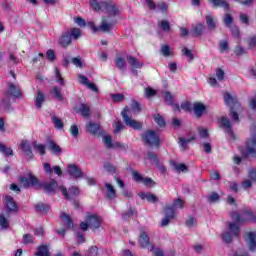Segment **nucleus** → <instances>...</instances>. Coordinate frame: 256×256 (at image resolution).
I'll list each match as a JSON object with an SVG mask.
<instances>
[{
  "instance_id": "nucleus-15",
  "label": "nucleus",
  "mask_w": 256,
  "mask_h": 256,
  "mask_svg": "<svg viewBox=\"0 0 256 256\" xmlns=\"http://www.w3.org/2000/svg\"><path fill=\"white\" fill-rule=\"evenodd\" d=\"M225 105H233L236 109H241V103L237 100V97L232 96L229 92L223 94Z\"/></svg>"
},
{
  "instance_id": "nucleus-42",
  "label": "nucleus",
  "mask_w": 256,
  "mask_h": 256,
  "mask_svg": "<svg viewBox=\"0 0 256 256\" xmlns=\"http://www.w3.org/2000/svg\"><path fill=\"white\" fill-rule=\"evenodd\" d=\"M0 153H3V155H5L6 157H10L11 155H13V149L7 148L5 144L0 143Z\"/></svg>"
},
{
  "instance_id": "nucleus-29",
  "label": "nucleus",
  "mask_w": 256,
  "mask_h": 256,
  "mask_svg": "<svg viewBox=\"0 0 256 256\" xmlns=\"http://www.w3.org/2000/svg\"><path fill=\"white\" fill-rule=\"evenodd\" d=\"M128 65H130L134 71V69H141L143 67V63L139 62L137 58L133 56H127Z\"/></svg>"
},
{
  "instance_id": "nucleus-45",
  "label": "nucleus",
  "mask_w": 256,
  "mask_h": 256,
  "mask_svg": "<svg viewBox=\"0 0 256 256\" xmlns=\"http://www.w3.org/2000/svg\"><path fill=\"white\" fill-rule=\"evenodd\" d=\"M55 78L56 82L59 83V85H65V79L61 75V71L59 70V68H55Z\"/></svg>"
},
{
  "instance_id": "nucleus-37",
  "label": "nucleus",
  "mask_w": 256,
  "mask_h": 256,
  "mask_svg": "<svg viewBox=\"0 0 256 256\" xmlns=\"http://www.w3.org/2000/svg\"><path fill=\"white\" fill-rule=\"evenodd\" d=\"M223 23H224L225 27H227L228 29L230 27H233V25H235V22L233 20V16L229 13H226L224 15Z\"/></svg>"
},
{
  "instance_id": "nucleus-56",
  "label": "nucleus",
  "mask_w": 256,
  "mask_h": 256,
  "mask_svg": "<svg viewBox=\"0 0 256 256\" xmlns=\"http://www.w3.org/2000/svg\"><path fill=\"white\" fill-rule=\"evenodd\" d=\"M155 95H157V91H155V89L151 87L145 88V97H147V99H151V97H155Z\"/></svg>"
},
{
  "instance_id": "nucleus-48",
  "label": "nucleus",
  "mask_w": 256,
  "mask_h": 256,
  "mask_svg": "<svg viewBox=\"0 0 256 256\" xmlns=\"http://www.w3.org/2000/svg\"><path fill=\"white\" fill-rule=\"evenodd\" d=\"M111 99L114 103H121L122 101H125V95L119 93L111 94Z\"/></svg>"
},
{
  "instance_id": "nucleus-28",
  "label": "nucleus",
  "mask_w": 256,
  "mask_h": 256,
  "mask_svg": "<svg viewBox=\"0 0 256 256\" xmlns=\"http://www.w3.org/2000/svg\"><path fill=\"white\" fill-rule=\"evenodd\" d=\"M48 149L52 153V155H61L63 153V149L54 140L48 141Z\"/></svg>"
},
{
  "instance_id": "nucleus-9",
  "label": "nucleus",
  "mask_w": 256,
  "mask_h": 256,
  "mask_svg": "<svg viewBox=\"0 0 256 256\" xmlns=\"http://www.w3.org/2000/svg\"><path fill=\"white\" fill-rule=\"evenodd\" d=\"M132 179L135 183H143L145 187L153 188L157 185V182L149 177H143V175L139 174L136 170L132 171Z\"/></svg>"
},
{
  "instance_id": "nucleus-25",
  "label": "nucleus",
  "mask_w": 256,
  "mask_h": 256,
  "mask_svg": "<svg viewBox=\"0 0 256 256\" xmlns=\"http://www.w3.org/2000/svg\"><path fill=\"white\" fill-rule=\"evenodd\" d=\"M104 187L106 188V199H109V201L117 199V190H115V187L112 186V184L106 182Z\"/></svg>"
},
{
  "instance_id": "nucleus-13",
  "label": "nucleus",
  "mask_w": 256,
  "mask_h": 256,
  "mask_svg": "<svg viewBox=\"0 0 256 256\" xmlns=\"http://www.w3.org/2000/svg\"><path fill=\"white\" fill-rule=\"evenodd\" d=\"M68 175L72 177L73 179H83L85 177V173L81 171V168L75 164L68 165Z\"/></svg>"
},
{
  "instance_id": "nucleus-3",
  "label": "nucleus",
  "mask_w": 256,
  "mask_h": 256,
  "mask_svg": "<svg viewBox=\"0 0 256 256\" xmlns=\"http://www.w3.org/2000/svg\"><path fill=\"white\" fill-rule=\"evenodd\" d=\"M175 207H178V209H183V200L180 198H177L174 200L173 205L171 206H166L164 208L165 211V217L162 219L160 226L161 227H167L169 223L171 222L172 219H175Z\"/></svg>"
},
{
  "instance_id": "nucleus-46",
  "label": "nucleus",
  "mask_w": 256,
  "mask_h": 256,
  "mask_svg": "<svg viewBox=\"0 0 256 256\" xmlns=\"http://www.w3.org/2000/svg\"><path fill=\"white\" fill-rule=\"evenodd\" d=\"M0 227L5 230L9 229L10 227L9 220H7V218L3 214H0Z\"/></svg>"
},
{
  "instance_id": "nucleus-39",
  "label": "nucleus",
  "mask_w": 256,
  "mask_h": 256,
  "mask_svg": "<svg viewBox=\"0 0 256 256\" xmlns=\"http://www.w3.org/2000/svg\"><path fill=\"white\" fill-rule=\"evenodd\" d=\"M133 215H137V210L134 207H130L129 211L122 213L121 217L126 221V219H131Z\"/></svg>"
},
{
  "instance_id": "nucleus-38",
  "label": "nucleus",
  "mask_w": 256,
  "mask_h": 256,
  "mask_svg": "<svg viewBox=\"0 0 256 256\" xmlns=\"http://www.w3.org/2000/svg\"><path fill=\"white\" fill-rule=\"evenodd\" d=\"M52 93L54 94L55 99H58L61 103L65 100L63 94L61 93V89L57 86L52 87Z\"/></svg>"
},
{
  "instance_id": "nucleus-14",
  "label": "nucleus",
  "mask_w": 256,
  "mask_h": 256,
  "mask_svg": "<svg viewBox=\"0 0 256 256\" xmlns=\"http://www.w3.org/2000/svg\"><path fill=\"white\" fill-rule=\"evenodd\" d=\"M208 3L212 5L213 9H223L224 11L229 12L231 9V6L229 5V2L225 0H208Z\"/></svg>"
},
{
  "instance_id": "nucleus-51",
  "label": "nucleus",
  "mask_w": 256,
  "mask_h": 256,
  "mask_svg": "<svg viewBox=\"0 0 256 256\" xmlns=\"http://www.w3.org/2000/svg\"><path fill=\"white\" fill-rule=\"evenodd\" d=\"M68 191H69L68 195H69V197H70V201H71V199H72L71 197H77V195H79V193H81L80 190H79V188L76 187V186L70 187V188L68 189Z\"/></svg>"
},
{
  "instance_id": "nucleus-41",
  "label": "nucleus",
  "mask_w": 256,
  "mask_h": 256,
  "mask_svg": "<svg viewBox=\"0 0 256 256\" xmlns=\"http://www.w3.org/2000/svg\"><path fill=\"white\" fill-rule=\"evenodd\" d=\"M70 35V38L75 39L77 41V39H79V37H81V29L79 28H71L69 31H67Z\"/></svg>"
},
{
  "instance_id": "nucleus-35",
  "label": "nucleus",
  "mask_w": 256,
  "mask_h": 256,
  "mask_svg": "<svg viewBox=\"0 0 256 256\" xmlns=\"http://www.w3.org/2000/svg\"><path fill=\"white\" fill-rule=\"evenodd\" d=\"M196 137L192 136L188 139L185 138H179V145L183 149V151H187L189 149L188 143H191V141H195Z\"/></svg>"
},
{
  "instance_id": "nucleus-4",
  "label": "nucleus",
  "mask_w": 256,
  "mask_h": 256,
  "mask_svg": "<svg viewBox=\"0 0 256 256\" xmlns=\"http://www.w3.org/2000/svg\"><path fill=\"white\" fill-rule=\"evenodd\" d=\"M231 217L234 221H236V223H247L249 221H251L252 223H255V220H256L255 212H253V210L251 209L243 210L242 216L237 212H233Z\"/></svg>"
},
{
  "instance_id": "nucleus-55",
  "label": "nucleus",
  "mask_w": 256,
  "mask_h": 256,
  "mask_svg": "<svg viewBox=\"0 0 256 256\" xmlns=\"http://www.w3.org/2000/svg\"><path fill=\"white\" fill-rule=\"evenodd\" d=\"M160 52L162 53V55L164 57H169V56H171V47L169 45L165 44L161 47Z\"/></svg>"
},
{
  "instance_id": "nucleus-5",
  "label": "nucleus",
  "mask_w": 256,
  "mask_h": 256,
  "mask_svg": "<svg viewBox=\"0 0 256 256\" xmlns=\"http://www.w3.org/2000/svg\"><path fill=\"white\" fill-rule=\"evenodd\" d=\"M141 137L145 145H149L150 147H160L161 145V138H159V134L153 130H146Z\"/></svg>"
},
{
  "instance_id": "nucleus-8",
  "label": "nucleus",
  "mask_w": 256,
  "mask_h": 256,
  "mask_svg": "<svg viewBox=\"0 0 256 256\" xmlns=\"http://www.w3.org/2000/svg\"><path fill=\"white\" fill-rule=\"evenodd\" d=\"M129 113V107H124V109L121 112V116L123 118L125 125H127V127H131V129H134L135 131H140V129H143V123L129 117Z\"/></svg>"
},
{
  "instance_id": "nucleus-63",
  "label": "nucleus",
  "mask_w": 256,
  "mask_h": 256,
  "mask_svg": "<svg viewBox=\"0 0 256 256\" xmlns=\"http://www.w3.org/2000/svg\"><path fill=\"white\" fill-rule=\"evenodd\" d=\"M247 43H248V49H254V47H256V36L255 35L251 36L248 39Z\"/></svg>"
},
{
  "instance_id": "nucleus-54",
  "label": "nucleus",
  "mask_w": 256,
  "mask_h": 256,
  "mask_svg": "<svg viewBox=\"0 0 256 256\" xmlns=\"http://www.w3.org/2000/svg\"><path fill=\"white\" fill-rule=\"evenodd\" d=\"M103 141L108 149H113V138L110 135L104 136Z\"/></svg>"
},
{
  "instance_id": "nucleus-50",
  "label": "nucleus",
  "mask_w": 256,
  "mask_h": 256,
  "mask_svg": "<svg viewBox=\"0 0 256 256\" xmlns=\"http://www.w3.org/2000/svg\"><path fill=\"white\" fill-rule=\"evenodd\" d=\"M113 29V24L107 23V22H102L100 25V31H103L104 33H109Z\"/></svg>"
},
{
  "instance_id": "nucleus-44",
  "label": "nucleus",
  "mask_w": 256,
  "mask_h": 256,
  "mask_svg": "<svg viewBox=\"0 0 256 256\" xmlns=\"http://www.w3.org/2000/svg\"><path fill=\"white\" fill-rule=\"evenodd\" d=\"M35 243V237L31 234H24L23 235V244L24 245H30Z\"/></svg>"
},
{
  "instance_id": "nucleus-30",
  "label": "nucleus",
  "mask_w": 256,
  "mask_h": 256,
  "mask_svg": "<svg viewBox=\"0 0 256 256\" xmlns=\"http://www.w3.org/2000/svg\"><path fill=\"white\" fill-rule=\"evenodd\" d=\"M36 256H51L49 253V246H47V244L38 246Z\"/></svg>"
},
{
  "instance_id": "nucleus-19",
  "label": "nucleus",
  "mask_w": 256,
  "mask_h": 256,
  "mask_svg": "<svg viewBox=\"0 0 256 256\" xmlns=\"http://www.w3.org/2000/svg\"><path fill=\"white\" fill-rule=\"evenodd\" d=\"M60 219L63 225H65L66 229H71L72 231L75 229V224L73 223V219L69 214L62 212L60 215Z\"/></svg>"
},
{
  "instance_id": "nucleus-18",
  "label": "nucleus",
  "mask_w": 256,
  "mask_h": 256,
  "mask_svg": "<svg viewBox=\"0 0 256 256\" xmlns=\"http://www.w3.org/2000/svg\"><path fill=\"white\" fill-rule=\"evenodd\" d=\"M193 111L197 117V119H201L205 113H207V106L201 102L194 103Z\"/></svg>"
},
{
  "instance_id": "nucleus-57",
  "label": "nucleus",
  "mask_w": 256,
  "mask_h": 256,
  "mask_svg": "<svg viewBox=\"0 0 256 256\" xmlns=\"http://www.w3.org/2000/svg\"><path fill=\"white\" fill-rule=\"evenodd\" d=\"M164 100L167 103V105H173V103H174L173 94H171V92H165Z\"/></svg>"
},
{
  "instance_id": "nucleus-32",
  "label": "nucleus",
  "mask_w": 256,
  "mask_h": 256,
  "mask_svg": "<svg viewBox=\"0 0 256 256\" xmlns=\"http://www.w3.org/2000/svg\"><path fill=\"white\" fill-rule=\"evenodd\" d=\"M115 65L119 71H125L127 69V61L123 57H117L115 59Z\"/></svg>"
},
{
  "instance_id": "nucleus-20",
  "label": "nucleus",
  "mask_w": 256,
  "mask_h": 256,
  "mask_svg": "<svg viewBox=\"0 0 256 256\" xmlns=\"http://www.w3.org/2000/svg\"><path fill=\"white\" fill-rule=\"evenodd\" d=\"M205 34V24L198 23L192 26L191 36L192 37H202Z\"/></svg>"
},
{
  "instance_id": "nucleus-11",
  "label": "nucleus",
  "mask_w": 256,
  "mask_h": 256,
  "mask_svg": "<svg viewBox=\"0 0 256 256\" xmlns=\"http://www.w3.org/2000/svg\"><path fill=\"white\" fill-rule=\"evenodd\" d=\"M221 129H224L226 135H229L235 141L236 136L235 132H233V126L231 125V120L229 118L222 116L219 120Z\"/></svg>"
},
{
  "instance_id": "nucleus-27",
  "label": "nucleus",
  "mask_w": 256,
  "mask_h": 256,
  "mask_svg": "<svg viewBox=\"0 0 256 256\" xmlns=\"http://www.w3.org/2000/svg\"><path fill=\"white\" fill-rule=\"evenodd\" d=\"M8 93L12 97H16V99H19V97L23 95V93L21 92V88H19L13 83L8 84Z\"/></svg>"
},
{
  "instance_id": "nucleus-2",
  "label": "nucleus",
  "mask_w": 256,
  "mask_h": 256,
  "mask_svg": "<svg viewBox=\"0 0 256 256\" xmlns=\"http://www.w3.org/2000/svg\"><path fill=\"white\" fill-rule=\"evenodd\" d=\"M90 5L94 11H104V13H108V15H113L114 17L119 15V8L111 0L101 2L91 0Z\"/></svg>"
},
{
  "instance_id": "nucleus-61",
  "label": "nucleus",
  "mask_w": 256,
  "mask_h": 256,
  "mask_svg": "<svg viewBox=\"0 0 256 256\" xmlns=\"http://www.w3.org/2000/svg\"><path fill=\"white\" fill-rule=\"evenodd\" d=\"M70 134L72 135V137L77 138L79 137V127L75 124H73L70 127Z\"/></svg>"
},
{
  "instance_id": "nucleus-1",
  "label": "nucleus",
  "mask_w": 256,
  "mask_h": 256,
  "mask_svg": "<svg viewBox=\"0 0 256 256\" xmlns=\"http://www.w3.org/2000/svg\"><path fill=\"white\" fill-rule=\"evenodd\" d=\"M19 183L25 189H29L30 187H35L36 189H40L47 193L48 195L55 194L57 191H61L62 195L67 201H70L71 196H69V191L67 187L60 185L59 182L55 179H51L49 182H41L39 178L33 174H29V177L21 176L19 178Z\"/></svg>"
},
{
  "instance_id": "nucleus-49",
  "label": "nucleus",
  "mask_w": 256,
  "mask_h": 256,
  "mask_svg": "<svg viewBox=\"0 0 256 256\" xmlns=\"http://www.w3.org/2000/svg\"><path fill=\"white\" fill-rule=\"evenodd\" d=\"M154 121L157 125H159L160 127H165V125H167V123L165 122V118H163V116H161L160 114H157L154 117Z\"/></svg>"
},
{
  "instance_id": "nucleus-60",
  "label": "nucleus",
  "mask_w": 256,
  "mask_h": 256,
  "mask_svg": "<svg viewBox=\"0 0 256 256\" xmlns=\"http://www.w3.org/2000/svg\"><path fill=\"white\" fill-rule=\"evenodd\" d=\"M182 53H183V55H185V57H187L189 59V61H193V59H195L193 52H191V50L188 48H183Z\"/></svg>"
},
{
  "instance_id": "nucleus-53",
  "label": "nucleus",
  "mask_w": 256,
  "mask_h": 256,
  "mask_svg": "<svg viewBox=\"0 0 256 256\" xmlns=\"http://www.w3.org/2000/svg\"><path fill=\"white\" fill-rule=\"evenodd\" d=\"M229 29L231 30L232 36L235 37V39H239V37H241V31L239 30L237 25L234 24Z\"/></svg>"
},
{
  "instance_id": "nucleus-22",
  "label": "nucleus",
  "mask_w": 256,
  "mask_h": 256,
  "mask_svg": "<svg viewBox=\"0 0 256 256\" xmlns=\"http://www.w3.org/2000/svg\"><path fill=\"white\" fill-rule=\"evenodd\" d=\"M246 236H247L246 242H247L249 251H255L256 250V232H248Z\"/></svg>"
},
{
  "instance_id": "nucleus-23",
  "label": "nucleus",
  "mask_w": 256,
  "mask_h": 256,
  "mask_svg": "<svg viewBox=\"0 0 256 256\" xmlns=\"http://www.w3.org/2000/svg\"><path fill=\"white\" fill-rule=\"evenodd\" d=\"M72 42H73V39L71 38L68 32L62 33V35L58 40L59 46L63 48L69 47V45H71Z\"/></svg>"
},
{
  "instance_id": "nucleus-43",
  "label": "nucleus",
  "mask_w": 256,
  "mask_h": 256,
  "mask_svg": "<svg viewBox=\"0 0 256 256\" xmlns=\"http://www.w3.org/2000/svg\"><path fill=\"white\" fill-rule=\"evenodd\" d=\"M219 51H220V53H226V51H229V41H227V40L220 41Z\"/></svg>"
},
{
  "instance_id": "nucleus-6",
  "label": "nucleus",
  "mask_w": 256,
  "mask_h": 256,
  "mask_svg": "<svg viewBox=\"0 0 256 256\" xmlns=\"http://www.w3.org/2000/svg\"><path fill=\"white\" fill-rule=\"evenodd\" d=\"M251 137L246 141V157H256V125L250 128Z\"/></svg>"
},
{
  "instance_id": "nucleus-36",
  "label": "nucleus",
  "mask_w": 256,
  "mask_h": 256,
  "mask_svg": "<svg viewBox=\"0 0 256 256\" xmlns=\"http://www.w3.org/2000/svg\"><path fill=\"white\" fill-rule=\"evenodd\" d=\"M52 123L56 129H59L60 131L63 130V127H65V123H63V120L55 115L51 116Z\"/></svg>"
},
{
  "instance_id": "nucleus-10",
  "label": "nucleus",
  "mask_w": 256,
  "mask_h": 256,
  "mask_svg": "<svg viewBox=\"0 0 256 256\" xmlns=\"http://www.w3.org/2000/svg\"><path fill=\"white\" fill-rule=\"evenodd\" d=\"M85 221H87L91 231H97L101 227L103 220L97 214L88 213L86 215Z\"/></svg>"
},
{
  "instance_id": "nucleus-52",
  "label": "nucleus",
  "mask_w": 256,
  "mask_h": 256,
  "mask_svg": "<svg viewBox=\"0 0 256 256\" xmlns=\"http://www.w3.org/2000/svg\"><path fill=\"white\" fill-rule=\"evenodd\" d=\"M235 109H237V107L235 106L230 107V117L231 119H233V121H235L236 123H239V114L235 111Z\"/></svg>"
},
{
  "instance_id": "nucleus-31",
  "label": "nucleus",
  "mask_w": 256,
  "mask_h": 256,
  "mask_svg": "<svg viewBox=\"0 0 256 256\" xmlns=\"http://www.w3.org/2000/svg\"><path fill=\"white\" fill-rule=\"evenodd\" d=\"M35 209L37 213H49V211L51 210V206L49 204L40 202L35 205Z\"/></svg>"
},
{
  "instance_id": "nucleus-26",
  "label": "nucleus",
  "mask_w": 256,
  "mask_h": 256,
  "mask_svg": "<svg viewBox=\"0 0 256 256\" xmlns=\"http://www.w3.org/2000/svg\"><path fill=\"white\" fill-rule=\"evenodd\" d=\"M76 113H80L82 117L87 119L88 117H91V108L87 106V104L81 103L79 107L76 109Z\"/></svg>"
},
{
  "instance_id": "nucleus-40",
  "label": "nucleus",
  "mask_w": 256,
  "mask_h": 256,
  "mask_svg": "<svg viewBox=\"0 0 256 256\" xmlns=\"http://www.w3.org/2000/svg\"><path fill=\"white\" fill-rule=\"evenodd\" d=\"M104 169L107 171V173H109V175H115V173H117V167L110 162L104 163Z\"/></svg>"
},
{
  "instance_id": "nucleus-12",
  "label": "nucleus",
  "mask_w": 256,
  "mask_h": 256,
  "mask_svg": "<svg viewBox=\"0 0 256 256\" xmlns=\"http://www.w3.org/2000/svg\"><path fill=\"white\" fill-rule=\"evenodd\" d=\"M86 130L90 135H93L94 137H101L102 135H105V130L99 125V123L95 122H89L86 125Z\"/></svg>"
},
{
  "instance_id": "nucleus-17",
  "label": "nucleus",
  "mask_w": 256,
  "mask_h": 256,
  "mask_svg": "<svg viewBox=\"0 0 256 256\" xmlns=\"http://www.w3.org/2000/svg\"><path fill=\"white\" fill-rule=\"evenodd\" d=\"M138 243L142 249H147L151 245L149 235L145 231H141L138 237Z\"/></svg>"
},
{
  "instance_id": "nucleus-59",
  "label": "nucleus",
  "mask_w": 256,
  "mask_h": 256,
  "mask_svg": "<svg viewBox=\"0 0 256 256\" xmlns=\"http://www.w3.org/2000/svg\"><path fill=\"white\" fill-rule=\"evenodd\" d=\"M34 149H35V151H38V153L40 154V155H45V153H46V150H45V145H43V144H37V143H35L34 144Z\"/></svg>"
},
{
  "instance_id": "nucleus-34",
  "label": "nucleus",
  "mask_w": 256,
  "mask_h": 256,
  "mask_svg": "<svg viewBox=\"0 0 256 256\" xmlns=\"http://www.w3.org/2000/svg\"><path fill=\"white\" fill-rule=\"evenodd\" d=\"M43 103H45V94L38 90L37 97L35 98V105L37 109H41V107H43Z\"/></svg>"
},
{
  "instance_id": "nucleus-21",
  "label": "nucleus",
  "mask_w": 256,
  "mask_h": 256,
  "mask_svg": "<svg viewBox=\"0 0 256 256\" xmlns=\"http://www.w3.org/2000/svg\"><path fill=\"white\" fill-rule=\"evenodd\" d=\"M19 149H21V151H23V153H25L29 159H33V157H35L33 150H31V145H29L27 140L21 141Z\"/></svg>"
},
{
  "instance_id": "nucleus-47",
  "label": "nucleus",
  "mask_w": 256,
  "mask_h": 256,
  "mask_svg": "<svg viewBox=\"0 0 256 256\" xmlns=\"http://www.w3.org/2000/svg\"><path fill=\"white\" fill-rule=\"evenodd\" d=\"M180 107L183 111H186L187 113H191L193 111V105L189 101L181 103Z\"/></svg>"
},
{
  "instance_id": "nucleus-62",
  "label": "nucleus",
  "mask_w": 256,
  "mask_h": 256,
  "mask_svg": "<svg viewBox=\"0 0 256 256\" xmlns=\"http://www.w3.org/2000/svg\"><path fill=\"white\" fill-rule=\"evenodd\" d=\"M248 179H250V181H253L254 183H256V169L255 168L249 169Z\"/></svg>"
},
{
  "instance_id": "nucleus-58",
  "label": "nucleus",
  "mask_w": 256,
  "mask_h": 256,
  "mask_svg": "<svg viewBox=\"0 0 256 256\" xmlns=\"http://www.w3.org/2000/svg\"><path fill=\"white\" fill-rule=\"evenodd\" d=\"M131 109L135 113H141V104L136 100H132Z\"/></svg>"
},
{
  "instance_id": "nucleus-7",
  "label": "nucleus",
  "mask_w": 256,
  "mask_h": 256,
  "mask_svg": "<svg viewBox=\"0 0 256 256\" xmlns=\"http://www.w3.org/2000/svg\"><path fill=\"white\" fill-rule=\"evenodd\" d=\"M229 231L224 232L222 234V239L224 243H231L233 241V237H236V239H239V235L241 234V228L236 223H229L228 227Z\"/></svg>"
},
{
  "instance_id": "nucleus-64",
  "label": "nucleus",
  "mask_w": 256,
  "mask_h": 256,
  "mask_svg": "<svg viewBox=\"0 0 256 256\" xmlns=\"http://www.w3.org/2000/svg\"><path fill=\"white\" fill-rule=\"evenodd\" d=\"M46 58L48 59V61H55V50L53 49H49L46 52Z\"/></svg>"
},
{
  "instance_id": "nucleus-33",
  "label": "nucleus",
  "mask_w": 256,
  "mask_h": 256,
  "mask_svg": "<svg viewBox=\"0 0 256 256\" xmlns=\"http://www.w3.org/2000/svg\"><path fill=\"white\" fill-rule=\"evenodd\" d=\"M206 25L209 31H215L217 29V23L215 22V18L211 15L206 16Z\"/></svg>"
},
{
  "instance_id": "nucleus-24",
  "label": "nucleus",
  "mask_w": 256,
  "mask_h": 256,
  "mask_svg": "<svg viewBox=\"0 0 256 256\" xmlns=\"http://www.w3.org/2000/svg\"><path fill=\"white\" fill-rule=\"evenodd\" d=\"M140 199H142V201H148V203H157L159 201V198L157 197V195L151 193V192H140L139 194Z\"/></svg>"
},
{
  "instance_id": "nucleus-16",
  "label": "nucleus",
  "mask_w": 256,
  "mask_h": 256,
  "mask_svg": "<svg viewBox=\"0 0 256 256\" xmlns=\"http://www.w3.org/2000/svg\"><path fill=\"white\" fill-rule=\"evenodd\" d=\"M5 207L10 213H17L19 211V206H17V202H15L12 196L5 197Z\"/></svg>"
}]
</instances>
